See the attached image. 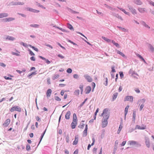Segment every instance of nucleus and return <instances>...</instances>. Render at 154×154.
I'll list each match as a JSON object with an SVG mask.
<instances>
[{"instance_id": "obj_30", "label": "nucleus", "mask_w": 154, "mask_h": 154, "mask_svg": "<svg viewBox=\"0 0 154 154\" xmlns=\"http://www.w3.org/2000/svg\"><path fill=\"white\" fill-rule=\"evenodd\" d=\"M67 27L70 30H74L72 26L69 23H67Z\"/></svg>"}, {"instance_id": "obj_8", "label": "nucleus", "mask_w": 154, "mask_h": 154, "mask_svg": "<svg viewBox=\"0 0 154 154\" xmlns=\"http://www.w3.org/2000/svg\"><path fill=\"white\" fill-rule=\"evenodd\" d=\"M10 122V119H7L5 121V122H4V123L2 125L4 127H7L8 125H9Z\"/></svg>"}, {"instance_id": "obj_42", "label": "nucleus", "mask_w": 154, "mask_h": 154, "mask_svg": "<svg viewBox=\"0 0 154 154\" xmlns=\"http://www.w3.org/2000/svg\"><path fill=\"white\" fill-rule=\"evenodd\" d=\"M69 135H67L66 137V142L67 143H69Z\"/></svg>"}, {"instance_id": "obj_40", "label": "nucleus", "mask_w": 154, "mask_h": 154, "mask_svg": "<svg viewBox=\"0 0 154 154\" xmlns=\"http://www.w3.org/2000/svg\"><path fill=\"white\" fill-rule=\"evenodd\" d=\"M69 11L70 12L73 14H78L79 13L78 12L76 11H73L71 9H70L69 10Z\"/></svg>"}, {"instance_id": "obj_55", "label": "nucleus", "mask_w": 154, "mask_h": 154, "mask_svg": "<svg viewBox=\"0 0 154 154\" xmlns=\"http://www.w3.org/2000/svg\"><path fill=\"white\" fill-rule=\"evenodd\" d=\"M120 76L121 78H122L123 77L124 75L122 72H119Z\"/></svg>"}, {"instance_id": "obj_34", "label": "nucleus", "mask_w": 154, "mask_h": 154, "mask_svg": "<svg viewBox=\"0 0 154 154\" xmlns=\"http://www.w3.org/2000/svg\"><path fill=\"white\" fill-rule=\"evenodd\" d=\"M117 27L119 28L120 30H121L124 32H127V30L126 29L124 28H122L121 26H117Z\"/></svg>"}, {"instance_id": "obj_4", "label": "nucleus", "mask_w": 154, "mask_h": 154, "mask_svg": "<svg viewBox=\"0 0 154 154\" xmlns=\"http://www.w3.org/2000/svg\"><path fill=\"white\" fill-rule=\"evenodd\" d=\"M127 6L128 9L130 11L132 14L134 15L137 14V11L133 7L129 5H128Z\"/></svg>"}, {"instance_id": "obj_14", "label": "nucleus", "mask_w": 154, "mask_h": 154, "mask_svg": "<svg viewBox=\"0 0 154 154\" xmlns=\"http://www.w3.org/2000/svg\"><path fill=\"white\" fill-rule=\"evenodd\" d=\"M145 143L146 146H147V147L149 148L150 147V141H149V139L147 137H146L145 138Z\"/></svg>"}, {"instance_id": "obj_26", "label": "nucleus", "mask_w": 154, "mask_h": 154, "mask_svg": "<svg viewBox=\"0 0 154 154\" xmlns=\"http://www.w3.org/2000/svg\"><path fill=\"white\" fill-rule=\"evenodd\" d=\"M112 42L113 44L114 45H115L116 47L118 48H120V46L119 44L115 42L114 40H112Z\"/></svg>"}, {"instance_id": "obj_61", "label": "nucleus", "mask_w": 154, "mask_h": 154, "mask_svg": "<svg viewBox=\"0 0 154 154\" xmlns=\"http://www.w3.org/2000/svg\"><path fill=\"white\" fill-rule=\"evenodd\" d=\"M68 42L71 43L73 44L74 45H77V44L75 43H74L73 42H72L70 40H68Z\"/></svg>"}, {"instance_id": "obj_7", "label": "nucleus", "mask_w": 154, "mask_h": 154, "mask_svg": "<svg viewBox=\"0 0 154 154\" xmlns=\"http://www.w3.org/2000/svg\"><path fill=\"white\" fill-rule=\"evenodd\" d=\"M140 23L141 24L143 25V26L145 28L147 29H149L150 28V27L146 23L143 21H141L140 22Z\"/></svg>"}, {"instance_id": "obj_28", "label": "nucleus", "mask_w": 154, "mask_h": 154, "mask_svg": "<svg viewBox=\"0 0 154 154\" xmlns=\"http://www.w3.org/2000/svg\"><path fill=\"white\" fill-rule=\"evenodd\" d=\"M30 26L31 27L38 28L39 27V25L37 24H31L30 25Z\"/></svg>"}, {"instance_id": "obj_24", "label": "nucleus", "mask_w": 154, "mask_h": 154, "mask_svg": "<svg viewBox=\"0 0 154 154\" xmlns=\"http://www.w3.org/2000/svg\"><path fill=\"white\" fill-rule=\"evenodd\" d=\"M129 107V105H127V106H126V108H125V116H126L127 115V113L128 112V108Z\"/></svg>"}, {"instance_id": "obj_44", "label": "nucleus", "mask_w": 154, "mask_h": 154, "mask_svg": "<svg viewBox=\"0 0 154 154\" xmlns=\"http://www.w3.org/2000/svg\"><path fill=\"white\" fill-rule=\"evenodd\" d=\"M136 117V112L135 111H134L133 113V119L134 120H135Z\"/></svg>"}, {"instance_id": "obj_16", "label": "nucleus", "mask_w": 154, "mask_h": 154, "mask_svg": "<svg viewBox=\"0 0 154 154\" xmlns=\"http://www.w3.org/2000/svg\"><path fill=\"white\" fill-rule=\"evenodd\" d=\"M79 137L78 135L75 136V139L74 141L73 142V144L76 145L77 144L78 141Z\"/></svg>"}, {"instance_id": "obj_9", "label": "nucleus", "mask_w": 154, "mask_h": 154, "mask_svg": "<svg viewBox=\"0 0 154 154\" xmlns=\"http://www.w3.org/2000/svg\"><path fill=\"white\" fill-rule=\"evenodd\" d=\"M146 128V125H142L141 126H140V125H137L135 127V129H138L140 130H144Z\"/></svg>"}, {"instance_id": "obj_62", "label": "nucleus", "mask_w": 154, "mask_h": 154, "mask_svg": "<svg viewBox=\"0 0 154 154\" xmlns=\"http://www.w3.org/2000/svg\"><path fill=\"white\" fill-rule=\"evenodd\" d=\"M57 44L59 46H60L61 48H63V49H65V48L63 46H62L59 43H57Z\"/></svg>"}, {"instance_id": "obj_57", "label": "nucleus", "mask_w": 154, "mask_h": 154, "mask_svg": "<svg viewBox=\"0 0 154 154\" xmlns=\"http://www.w3.org/2000/svg\"><path fill=\"white\" fill-rule=\"evenodd\" d=\"M4 78L6 80H11L12 79V78H10L9 77H8L6 76H4Z\"/></svg>"}, {"instance_id": "obj_43", "label": "nucleus", "mask_w": 154, "mask_h": 154, "mask_svg": "<svg viewBox=\"0 0 154 154\" xmlns=\"http://www.w3.org/2000/svg\"><path fill=\"white\" fill-rule=\"evenodd\" d=\"M11 54L12 55H16L17 56H20V55L19 54L17 53H16L15 52H12Z\"/></svg>"}, {"instance_id": "obj_3", "label": "nucleus", "mask_w": 154, "mask_h": 154, "mask_svg": "<svg viewBox=\"0 0 154 154\" xmlns=\"http://www.w3.org/2000/svg\"><path fill=\"white\" fill-rule=\"evenodd\" d=\"M14 111L20 112L21 111V108L20 107L18 106H14L13 107L10 109V112H12Z\"/></svg>"}, {"instance_id": "obj_48", "label": "nucleus", "mask_w": 154, "mask_h": 154, "mask_svg": "<svg viewBox=\"0 0 154 154\" xmlns=\"http://www.w3.org/2000/svg\"><path fill=\"white\" fill-rule=\"evenodd\" d=\"M58 57H59L61 59H63L64 58V57L61 54H59L57 55Z\"/></svg>"}, {"instance_id": "obj_29", "label": "nucleus", "mask_w": 154, "mask_h": 154, "mask_svg": "<svg viewBox=\"0 0 154 154\" xmlns=\"http://www.w3.org/2000/svg\"><path fill=\"white\" fill-rule=\"evenodd\" d=\"M128 143L130 145H135L137 144V142L134 141H129Z\"/></svg>"}, {"instance_id": "obj_5", "label": "nucleus", "mask_w": 154, "mask_h": 154, "mask_svg": "<svg viewBox=\"0 0 154 154\" xmlns=\"http://www.w3.org/2000/svg\"><path fill=\"white\" fill-rule=\"evenodd\" d=\"M26 9L28 11H29L32 12L38 13H39L40 11L39 10H35L29 7H28L26 8Z\"/></svg>"}, {"instance_id": "obj_6", "label": "nucleus", "mask_w": 154, "mask_h": 154, "mask_svg": "<svg viewBox=\"0 0 154 154\" xmlns=\"http://www.w3.org/2000/svg\"><path fill=\"white\" fill-rule=\"evenodd\" d=\"M138 10L140 13L143 14L147 12L146 9L145 8L139 7L137 9Z\"/></svg>"}, {"instance_id": "obj_41", "label": "nucleus", "mask_w": 154, "mask_h": 154, "mask_svg": "<svg viewBox=\"0 0 154 154\" xmlns=\"http://www.w3.org/2000/svg\"><path fill=\"white\" fill-rule=\"evenodd\" d=\"M28 51L29 52V54L31 56H34L35 55V54L30 49H28Z\"/></svg>"}, {"instance_id": "obj_63", "label": "nucleus", "mask_w": 154, "mask_h": 154, "mask_svg": "<svg viewBox=\"0 0 154 154\" xmlns=\"http://www.w3.org/2000/svg\"><path fill=\"white\" fill-rule=\"evenodd\" d=\"M54 99H55V100L57 101H60L61 100V99L59 97H56Z\"/></svg>"}, {"instance_id": "obj_52", "label": "nucleus", "mask_w": 154, "mask_h": 154, "mask_svg": "<svg viewBox=\"0 0 154 154\" xmlns=\"http://www.w3.org/2000/svg\"><path fill=\"white\" fill-rule=\"evenodd\" d=\"M17 2H11L10 3L11 5H17Z\"/></svg>"}, {"instance_id": "obj_1", "label": "nucleus", "mask_w": 154, "mask_h": 154, "mask_svg": "<svg viewBox=\"0 0 154 154\" xmlns=\"http://www.w3.org/2000/svg\"><path fill=\"white\" fill-rule=\"evenodd\" d=\"M109 109L106 108L103 111L101 116H103L102 121V127L104 128L107 125V120L109 119L110 116V112H109Z\"/></svg>"}, {"instance_id": "obj_64", "label": "nucleus", "mask_w": 154, "mask_h": 154, "mask_svg": "<svg viewBox=\"0 0 154 154\" xmlns=\"http://www.w3.org/2000/svg\"><path fill=\"white\" fill-rule=\"evenodd\" d=\"M149 4L150 5H152L154 7V2H153L152 1H150L149 2Z\"/></svg>"}, {"instance_id": "obj_46", "label": "nucleus", "mask_w": 154, "mask_h": 154, "mask_svg": "<svg viewBox=\"0 0 154 154\" xmlns=\"http://www.w3.org/2000/svg\"><path fill=\"white\" fill-rule=\"evenodd\" d=\"M85 125V124L83 123H82V124L79 125L78 127L81 128H84V126Z\"/></svg>"}, {"instance_id": "obj_27", "label": "nucleus", "mask_w": 154, "mask_h": 154, "mask_svg": "<svg viewBox=\"0 0 154 154\" xmlns=\"http://www.w3.org/2000/svg\"><path fill=\"white\" fill-rule=\"evenodd\" d=\"M116 52L118 54H120V55L122 56L123 57H125V55L123 53L121 52L120 51L118 50H116Z\"/></svg>"}, {"instance_id": "obj_32", "label": "nucleus", "mask_w": 154, "mask_h": 154, "mask_svg": "<svg viewBox=\"0 0 154 154\" xmlns=\"http://www.w3.org/2000/svg\"><path fill=\"white\" fill-rule=\"evenodd\" d=\"M59 75L58 74H54V75L53 77H52V79L53 80H54L55 79H57L58 78H59Z\"/></svg>"}, {"instance_id": "obj_49", "label": "nucleus", "mask_w": 154, "mask_h": 154, "mask_svg": "<svg viewBox=\"0 0 154 154\" xmlns=\"http://www.w3.org/2000/svg\"><path fill=\"white\" fill-rule=\"evenodd\" d=\"M66 71H67V72L69 73H70L72 72V70L70 68H69V69H67Z\"/></svg>"}, {"instance_id": "obj_50", "label": "nucleus", "mask_w": 154, "mask_h": 154, "mask_svg": "<svg viewBox=\"0 0 154 154\" xmlns=\"http://www.w3.org/2000/svg\"><path fill=\"white\" fill-rule=\"evenodd\" d=\"M26 150H29L30 149V146L29 144H27L26 146Z\"/></svg>"}, {"instance_id": "obj_51", "label": "nucleus", "mask_w": 154, "mask_h": 154, "mask_svg": "<svg viewBox=\"0 0 154 154\" xmlns=\"http://www.w3.org/2000/svg\"><path fill=\"white\" fill-rule=\"evenodd\" d=\"M134 72V71H133V69H130L129 71V74H132V75L133 74Z\"/></svg>"}, {"instance_id": "obj_23", "label": "nucleus", "mask_w": 154, "mask_h": 154, "mask_svg": "<svg viewBox=\"0 0 154 154\" xmlns=\"http://www.w3.org/2000/svg\"><path fill=\"white\" fill-rule=\"evenodd\" d=\"M53 27H55L56 28H57L60 29L61 31L63 32H69L68 31L66 30H65V29H64L62 28H61L57 26H54Z\"/></svg>"}, {"instance_id": "obj_10", "label": "nucleus", "mask_w": 154, "mask_h": 154, "mask_svg": "<svg viewBox=\"0 0 154 154\" xmlns=\"http://www.w3.org/2000/svg\"><path fill=\"white\" fill-rule=\"evenodd\" d=\"M84 77L88 82H91L92 81V79L89 75H84Z\"/></svg>"}, {"instance_id": "obj_2", "label": "nucleus", "mask_w": 154, "mask_h": 154, "mask_svg": "<svg viewBox=\"0 0 154 154\" xmlns=\"http://www.w3.org/2000/svg\"><path fill=\"white\" fill-rule=\"evenodd\" d=\"M77 124V118L76 117V114L75 113L73 114V121L71 124V126L72 129H74L76 127Z\"/></svg>"}, {"instance_id": "obj_59", "label": "nucleus", "mask_w": 154, "mask_h": 154, "mask_svg": "<svg viewBox=\"0 0 154 154\" xmlns=\"http://www.w3.org/2000/svg\"><path fill=\"white\" fill-rule=\"evenodd\" d=\"M18 14L19 15H21L22 17H26V15H25V14H22L18 13Z\"/></svg>"}, {"instance_id": "obj_22", "label": "nucleus", "mask_w": 154, "mask_h": 154, "mask_svg": "<svg viewBox=\"0 0 154 154\" xmlns=\"http://www.w3.org/2000/svg\"><path fill=\"white\" fill-rule=\"evenodd\" d=\"M117 8L119 10H120L121 11H123L125 14L129 15V13L127 12L125 9H123L122 8H120L118 7H117Z\"/></svg>"}, {"instance_id": "obj_17", "label": "nucleus", "mask_w": 154, "mask_h": 154, "mask_svg": "<svg viewBox=\"0 0 154 154\" xmlns=\"http://www.w3.org/2000/svg\"><path fill=\"white\" fill-rule=\"evenodd\" d=\"M8 15V13H0V18L7 17Z\"/></svg>"}, {"instance_id": "obj_56", "label": "nucleus", "mask_w": 154, "mask_h": 154, "mask_svg": "<svg viewBox=\"0 0 154 154\" xmlns=\"http://www.w3.org/2000/svg\"><path fill=\"white\" fill-rule=\"evenodd\" d=\"M0 66L3 67H5L6 66V65L2 63H0Z\"/></svg>"}, {"instance_id": "obj_11", "label": "nucleus", "mask_w": 154, "mask_h": 154, "mask_svg": "<svg viewBox=\"0 0 154 154\" xmlns=\"http://www.w3.org/2000/svg\"><path fill=\"white\" fill-rule=\"evenodd\" d=\"M91 90V88L90 86H87L85 89V92L86 94H89Z\"/></svg>"}, {"instance_id": "obj_15", "label": "nucleus", "mask_w": 154, "mask_h": 154, "mask_svg": "<svg viewBox=\"0 0 154 154\" xmlns=\"http://www.w3.org/2000/svg\"><path fill=\"white\" fill-rule=\"evenodd\" d=\"M134 2L138 5H141L143 3L140 0H134Z\"/></svg>"}, {"instance_id": "obj_12", "label": "nucleus", "mask_w": 154, "mask_h": 154, "mask_svg": "<svg viewBox=\"0 0 154 154\" xmlns=\"http://www.w3.org/2000/svg\"><path fill=\"white\" fill-rule=\"evenodd\" d=\"M5 39L6 40H9L11 41H13L15 39V38L13 37L7 35L6 36Z\"/></svg>"}, {"instance_id": "obj_31", "label": "nucleus", "mask_w": 154, "mask_h": 154, "mask_svg": "<svg viewBox=\"0 0 154 154\" xmlns=\"http://www.w3.org/2000/svg\"><path fill=\"white\" fill-rule=\"evenodd\" d=\"M103 39L106 41V42H111V40L110 39H109V38H106L104 36H102V37Z\"/></svg>"}, {"instance_id": "obj_33", "label": "nucleus", "mask_w": 154, "mask_h": 154, "mask_svg": "<svg viewBox=\"0 0 154 154\" xmlns=\"http://www.w3.org/2000/svg\"><path fill=\"white\" fill-rule=\"evenodd\" d=\"M79 88L81 90V94H82L83 92V85L82 84H81L79 85Z\"/></svg>"}, {"instance_id": "obj_20", "label": "nucleus", "mask_w": 154, "mask_h": 154, "mask_svg": "<svg viewBox=\"0 0 154 154\" xmlns=\"http://www.w3.org/2000/svg\"><path fill=\"white\" fill-rule=\"evenodd\" d=\"M87 129H88V128H87V125H85V130H84V131H83V136L84 137L86 136L87 135Z\"/></svg>"}, {"instance_id": "obj_45", "label": "nucleus", "mask_w": 154, "mask_h": 154, "mask_svg": "<svg viewBox=\"0 0 154 154\" xmlns=\"http://www.w3.org/2000/svg\"><path fill=\"white\" fill-rule=\"evenodd\" d=\"M17 4V5H24V3L23 2H18Z\"/></svg>"}, {"instance_id": "obj_38", "label": "nucleus", "mask_w": 154, "mask_h": 154, "mask_svg": "<svg viewBox=\"0 0 154 154\" xmlns=\"http://www.w3.org/2000/svg\"><path fill=\"white\" fill-rule=\"evenodd\" d=\"M46 129H45V131H44V132L42 134V136H41L40 140L39 143L42 140L43 137L44 136V135L45 134V132L46 131Z\"/></svg>"}, {"instance_id": "obj_21", "label": "nucleus", "mask_w": 154, "mask_h": 154, "mask_svg": "<svg viewBox=\"0 0 154 154\" xmlns=\"http://www.w3.org/2000/svg\"><path fill=\"white\" fill-rule=\"evenodd\" d=\"M71 115L70 111H68L67 112L65 115V118L67 120H69V116Z\"/></svg>"}, {"instance_id": "obj_39", "label": "nucleus", "mask_w": 154, "mask_h": 154, "mask_svg": "<svg viewBox=\"0 0 154 154\" xmlns=\"http://www.w3.org/2000/svg\"><path fill=\"white\" fill-rule=\"evenodd\" d=\"M20 44L21 45H23V46H24V47H26V48L28 46V45L27 44L23 42H21L20 43Z\"/></svg>"}, {"instance_id": "obj_37", "label": "nucleus", "mask_w": 154, "mask_h": 154, "mask_svg": "<svg viewBox=\"0 0 154 154\" xmlns=\"http://www.w3.org/2000/svg\"><path fill=\"white\" fill-rule=\"evenodd\" d=\"M135 54L138 57L142 60H143V59H144L142 56H141L140 55L138 54L137 53H135Z\"/></svg>"}, {"instance_id": "obj_35", "label": "nucleus", "mask_w": 154, "mask_h": 154, "mask_svg": "<svg viewBox=\"0 0 154 154\" xmlns=\"http://www.w3.org/2000/svg\"><path fill=\"white\" fill-rule=\"evenodd\" d=\"M122 124H121L120 125H119V130H118L117 133L118 134H119V133L120 132L121 130H122Z\"/></svg>"}, {"instance_id": "obj_19", "label": "nucleus", "mask_w": 154, "mask_h": 154, "mask_svg": "<svg viewBox=\"0 0 154 154\" xmlns=\"http://www.w3.org/2000/svg\"><path fill=\"white\" fill-rule=\"evenodd\" d=\"M133 100V97H126L125 98L124 101H129L130 102H132Z\"/></svg>"}, {"instance_id": "obj_58", "label": "nucleus", "mask_w": 154, "mask_h": 154, "mask_svg": "<svg viewBox=\"0 0 154 154\" xmlns=\"http://www.w3.org/2000/svg\"><path fill=\"white\" fill-rule=\"evenodd\" d=\"M126 141H124L122 142V144H121V146H123L125 145V143H126Z\"/></svg>"}, {"instance_id": "obj_53", "label": "nucleus", "mask_w": 154, "mask_h": 154, "mask_svg": "<svg viewBox=\"0 0 154 154\" xmlns=\"http://www.w3.org/2000/svg\"><path fill=\"white\" fill-rule=\"evenodd\" d=\"M96 11L97 13L98 14L102 16H103V14L102 13L98 11L97 10H96Z\"/></svg>"}, {"instance_id": "obj_36", "label": "nucleus", "mask_w": 154, "mask_h": 154, "mask_svg": "<svg viewBox=\"0 0 154 154\" xmlns=\"http://www.w3.org/2000/svg\"><path fill=\"white\" fill-rule=\"evenodd\" d=\"M79 90L78 89H77L75 90L74 92V94L75 95H78L79 94Z\"/></svg>"}, {"instance_id": "obj_18", "label": "nucleus", "mask_w": 154, "mask_h": 154, "mask_svg": "<svg viewBox=\"0 0 154 154\" xmlns=\"http://www.w3.org/2000/svg\"><path fill=\"white\" fill-rule=\"evenodd\" d=\"M148 48L152 52H153L154 51V47L151 44H149L148 46Z\"/></svg>"}, {"instance_id": "obj_47", "label": "nucleus", "mask_w": 154, "mask_h": 154, "mask_svg": "<svg viewBox=\"0 0 154 154\" xmlns=\"http://www.w3.org/2000/svg\"><path fill=\"white\" fill-rule=\"evenodd\" d=\"M73 77L75 79H78L79 78V76L78 75L76 74H75L73 75Z\"/></svg>"}, {"instance_id": "obj_60", "label": "nucleus", "mask_w": 154, "mask_h": 154, "mask_svg": "<svg viewBox=\"0 0 154 154\" xmlns=\"http://www.w3.org/2000/svg\"><path fill=\"white\" fill-rule=\"evenodd\" d=\"M30 59L31 60L33 61H35V57L33 56H32L31 57H30Z\"/></svg>"}, {"instance_id": "obj_25", "label": "nucleus", "mask_w": 154, "mask_h": 154, "mask_svg": "<svg viewBox=\"0 0 154 154\" xmlns=\"http://www.w3.org/2000/svg\"><path fill=\"white\" fill-rule=\"evenodd\" d=\"M52 91L51 89H49L47 91L46 95L47 96H50L51 95Z\"/></svg>"}, {"instance_id": "obj_13", "label": "nucleus", "mask_w": 154, "mask_h": 154, "mask_svg": "<svg viewBox=\"0 0 154 154\" xmlns=\"http://www.w3.org/2000/svg\"><path fill=\"white\" fill-rule=\"evenodd\" d=\"M4 21L5 22H9L13 21L15 20V18L13 17H8L3 19Z\"/></svg>"}, {"instance_id": "obj_54", "label": "nucleus", "mask_w": 154, "mask_h": 154, "mask_svg": "<svg viewBox=\"0 0 154 154\" xmlns=\"http://www.w3.org/2000/svg\"><path fill=\"white\" fill-rule=\"evenodd\" d=\"M91 85L93 88V91L95 86V84L94 82H92L91 83Z\"/></svg>"}]
</instances>
